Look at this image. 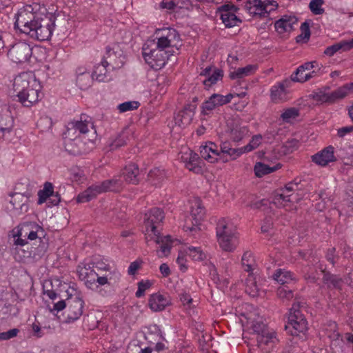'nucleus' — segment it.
<instances>
[{
	"label": "nucleus",
	"instance_id": "nucleus-16",
	"mask_svg": "<svg viewBox=\"0 0 353 353\" xmlns=\"http://www.w3.org/2000/svg\"><path fill=\"white\" fill-rule=\"evenodd\" d=\"M163 212L158 208H152L148 213L145 214L144 223L146 232L150 231L154 235L159 234L157 230V225L160 223L164 219Z\"/></svg>",
	"mask_w": 353,
	"mask_h": 353
},
{
	"label": "nucleus",
	"instance_id": "nucleus-24",
	"mask_svg": "<svg viewBox=\"0 0 353 353\" xmlns=\"http://www.w3.org/2000/svg\"><path fill=\"white\" fill-rule=\"evenodd\" d=\"M195 108L194 105H188L180 111L175 117V123L179 126L185 127L189 125L194 117Z\"/></svg>",
	"mask_w": 353,
	"mask_h": 353
},
{
	"label": "nucleus",
	"instance_id": "nucleus-50",
	"mask_svg": "<svg viewBox=\"0 0 353 353\" xmlns=\"http://www.w3.org/2000/svg\"><path fill=\"white\" fill-rule=\"evenodd\" d=\"M138 290L135 293L137 298L143 296L146 290L149 289L152 286V283L149 280L141 281L138 283Z\"/></svg>",
	"mask_w": 353,
	"mask_h": 353
},
{
	"label": "nucleus",
	"instance_id": "nucleus-41",
	"mask_svg": "<svg viewBox=\"0 0 353 353\" xmlns=\"http://www.w3.org/2000/svg\"><path fill=\"white\" fill-rule=\"evenodd\" d=\"M223 71L219 69H214L212 73L205 80L203 83L205 87H210L212 85L215 84L217 81L222 78Z\"/></svg>",
	"mask_w": 353,
	"mask_h": 353
},
{
	"label": "nucleus",
	"instance_id": "nucleus-46",
	"mask_svg": "<svg viewBox=\"0 0 353 353\" xmlns=\"http://www.w3.org/2000/svg\"><path fill=\"white\" fill-rule=\"evenodd\" d=\"M277 296L282 300H290L293 298L294 294L292 290L287 285H281L277 289Z\"/></svg>",
	"mask_w": 353,
	"mask_h": 353
},
{
	"label": "nucleus",
	"instance_id": "nucleus-55",
	"mask_svg": "<svg viewBox=\"0 0 353 353\" xmlns=\"http://www.w3.org/2000/svg\"><path fill=\"white\" fill-rule=\"evenodd\" d=\"M126 141L125 138L119 135L117 138H116L114 141H112L109 144L110 150H114L124 145H125Z\"/></svg>",
	"mask_w": 353,
	"mask_h": 353
},
{
	"label": "nucleus",
	"instance_id": "nucleus-3",
	"mask_svg": "<svg viewBox=\"0 0 353 353\" xmlns=\"http://www.w3.org/2000/svg\"><path fill=\"white\" fill-rule=\"evenodd\" d=\"M63 136L82 137L88 142L93 143L97 138V131L87 117L81 115L79 120H74L67 124Z\"/></svg>",
	"mask_w": 353,
	"mask_h": 353
},
{
	"label": "nucleus",
	"instance_id": "nucleus-36",
	"mask_svg": "<svg viewBox=\"0 0 353 353\" xmlns=\"http://www.w3.org/2000/svg\"><path fill=\"white\" fill-rule=\"evenodd\" d=\"M186 254L194 261H203L206 259V254L199 247H188L185 250Z\"/></svg>",
	"mask_w": 353,
	"mask_h": 353
},
{
	"label": "nucleus",
	"instance_id": "nucleus-5",
	"mask_svg": "<svg viewBox=\"0 0 353 353\" xmlns=\"http://www.w3.org/2000/svg\"><path fill=\"white\" fill-rule=\"evenodd\" d=\"M304 304L303 302L296 301L290 310L288 321L285 328L292 336L305 334L307 330V321L301 310Z\"/></svg>",
	"mask_w": 353,
	"mask_h": 353
},
{
	"label": "nucleus",
	"instance_id": "nucleus-14",
	"mask_svg": "<svg viewBox=\"0 0 353 353\" xmlns=\"http://www.w3.org/2000/svg\"><path fill=\"white\" fill-rule=\"evenodd\" d=\"M301 182H290L285 185L284 188L277 190L274 192L272 197V203L278 208L285 207L288 203L291 202V194L288 192L298 190V185Z\"/></svg>",
	"mask_w": 353,
	"mask_h": 353
},
{
	"label": "nucleus",
	"instance_id": "nucleus-39",
	"mask_svg": "<svg viewBox=\"0 0 353 353\" xmlns=\"http://www.w3.org/2000/svg\"><path fill=\"white\" fill-rule=\"evenodd\" d=\"M199 161L200 159L199 155L191 151L190 153L189 161L186 163V167L189 170L199 174L201 171V167L199 166Z\"/></svg>",
	"mask_w": 353,
	"mask_h": 353
},
{
	"label": "nucleus",
	"instance_id": "nucleus-45",
	"mask_svg": "<svg viewBox=\"0 0 353 353\" xmlns=\"http://www.w3.org/2000/svg\"><path fill=\"white\" fill-rule=\"evenodd\" d=\"M299 115V110L296 108H290L284 110L281 117L285 122H290L291 119H295Z\"/></svg>",
	"mask_w": 353,
	"mask_h": 353
},
{
	"label": "nucleus",
	"instance_id": "nucleus-56",
	"mask_svg": "<svg viewBox=\"0 0 353 353\" xmlns=\"http://www.w3.org/2000/svg\"><path fill=\"white\" fill-rule=\"evenodd\" d=\"M161 7L168 10H174L176 8H183L184 6H179V3L175 0H163L161 3Z\"/></svg>",
	"mask_w": 353,
	"mask_h": 353
},
{
	"label": "nucleus",
	"instance_id": "nucleus-31",
	"mask_svg": "<svg viewBox=\"0 0 353 353\" xmlns=\"http://www.w3.org/2000/svg\"><path fill=\"white\" fill-rule=\"evenodd\" d=\"M245 292L252 297H256L259 294V288L252 273H250L245 280Z\"/></svg>",
	"mask_w": 353,
	"mask_h": 353
},
{
	"label": "nucleus",
	"instance_id": "nucleus-15",
	"mask_svg": "<svg viewBox=\"0 0 353 353\" xmlns=\"http://www.w3.org/2000/svg\"><path fill=\"white\" fill-rule=\"evenodd\" d=\"M37 15L26 9L19 10L16 15L14 28L26 34L28 32H30V29L32 28V24L34 22Z\"/></svg>",
	"mask_w": 353,
	"mask_h": 353
},
{
	"label": "nucleus",
	"instance_id": "nucleus-42",
	"mask_svg": "<svg viewBox=\"0 0 353 353\" xmlns=\"http://www.w3.org/2000/svg\"><path fill=\"white\" fill-rule=\"evenodd\" d=\"M216 107L223 105L231 101L234 97L233 94H228L225 96L219 94H213L210 96Z\"/></svg>",
	"mask_w": 353,
	"mask_h": 353
},
{
	"label": "nucleus",
	"instance_id": "nucleus-21",
	"mask_svg": "<svg viewBox=\"0 0 353 353\" xmlns=\"http://www.w3.org/2000/svg\"><path fill=\"white\" fill-rule=\"evenodd\" d=\"M20 234L29 240L41 239L44 236L43 229L35 223H30L23 225L20 229Z\"/></svg>",
	"mask_w": 353,
	"mask_h": 353
},
{
	"label": "nucleus",
	"instance_id": "nucleus-17",
	"mask_svg": "<svg viewBox=\"0 0 353 353\" xmlns=\"http://www.w3.org/2000/svg\"><path fill=\"white\" fill-rule=\"evenodd\" d=\"M84 302L79 296L68 300L67 322H73L82 315Z\"/></svg>",
	"mask_w": 353,
	"mask_h": 353
},
{
	"label": "nucleus",
	"instance_id": "nucleus-58",
	"mask_svg": "<svg viewBox=\"0 0 353 353\" xmlns=\"http://www.w3.org/2000/svg\"><path fill=\"white\" fill-rule=\"evenodd\" d=\"M200 154L203 159L207 160L210 163H214L216 161V157H214L212 154H210V152H208V147H206V145L201 147Z\"/></svg>",
	"mask_w": 353,
	"mask_h": 353
},
{
	"label": "nucleus",
	"instance_id": "nucleus-6",
	"mask_svg": "<svg viewBox=\"0 0 353 353\" xmlns=\"http://www.w3.org/2000/svg\"><path fill=\"white\" fill-rule=\"evenodd\" d=\"M122 186V181L116 178L103 181L101 184H94L79 194L77 198L78 203L88 202L98 194L108 191H119Z\"/></svg>",
	"mask_w": 353,
	"mask_h": 353
},
{
	"label": "nucleus",
	"instance_id": "nucleus-26",
	"mask_svg": "<svg viewBox=\"0 0 353 353\" xmlns=\"http://www.w3.org/2000/svg\"><path fill=\"white\" fill-rule=\"evenodd\" d=\"M353 48V39L350 41L343 40L328 46L324 50V54L332 57L337 52H345Z\"/></svg>",
	"mask_w": 353,
	"mask_h": 353
},
{
	"label": "nucleus",
	"instance_id": "nucleus-30",
	"mask_svg": "<svg viewBox=\"0 0 353 353\" xmlns=\"http://www.w3.org/2000/svg\"><path fill=\"white\" fill-rule=\"evenodd\" d=\"M94 274H96V276H97V283L101 285H104L105 284L110 285L111 284L112 281L115 282L120 278L119 272L114 268H113L112 271H110V272H106L103 276H99L98 274L95 272Z\"/></svg>",
	"mask_w": 353,
	"mask_h": 353
},
{
	"label": "nucleus",
	"instance_id": "nucleus-33",
	"mask_svg": "<svg viewBox=\"0 0 353 353\" xmlns=\"http://www.w3.org/2000/svg\"><path fill=\"white\" fill-rule=\"evenodd\" d=\"M353 88V83L345 84L331 92V98L332 103L337 100L345 98Z\"/></svg>",
	"mask_w": 353,
	"mask_h": 353
},
{
	"label": "nucleus",
	"instance_id": "nucleus-19",
	"mask_svg": "<svg viewBox=\"0 0 353 353\" xmlns=\"http://www.w3.org/2000/svg\"><path fill=\"white\" fill-rule=\"evenodd\" d=\"M334 148L332 145L327 146L321 151L312 156V161L316 165L326 166L330 163L334 162L336 158L334 155Z\"/></svg>",
	"mask_w": 353,
	"mask_h": 353
},
{
	"label": "nucleus",
	"instance_id": "nucleus-47",
	"mask_svg": "<svg viewBox=\"0 0 353 353\" xmlns=\"http://www.w3.org/2000/svg\"><path fill=\"white\" fill-rule=\"evenodd\" d=\"M140 174L138 166L134 163L126 165L122 170L123 176H137Z\"/></svg>",
	"mask_w": 353,
	"mask_h": 353
},
{
	"label": "nucleus",
	"instance_id": "nucleus-51",
	"mask_svg": "<svg viewBox=\"0 0 353 353\" xmlns=\"http://www.w3.org/2000/svg\"><path fill=\"white\" fill-rule=\"evenodd\" d=\"M299 141L296 139H291L288 140L283 145L284 152L285 153H292L294 150L297 149Z\"/></svg>",
	"mask_w": 353,
	"mask_h": 353
},
{
	"label": "nucleus",
	"instance_id": "nucleus-59",
	"mask_svg": "<svg viewBox=\"0 0 353 353\" xmlns=\"http://www.w3.org/2000/svg\"><path fill=\"white\" fill-rule=\"evenodd\" d=\"M205 145L206 147H208V152L211 153L210 154H212L214 157H216V161H217L219 159H222V155L218 152L217 146L216 144L212 142H209Z\"/></svg>",
	"mask_w": 353,
	"mask_h": 353
},
{
	"label": "nucleus",
	"instance_id": "nucleus-64",
	"mask_svg": "<svg viewBox=\"0 0 353 353\" xmlns=\"http://www.w3.org/2000/svg\"><path fill=\"white\" fill-rule=\"evenodd\" d=\"M245 152H248V151L245 150V146L241 148H231L228 155L231 159H235Z\"/></svg>",
	"mask_w": 353,
	"mask_h": 353
},
{
	"label": "nucleus",
	"instance_id": "nucleus-35",
	"mask_svg": "<svg viewBox=\"0 0 353 353\" xmlns=\"http://www.w3.org/2000/svg\"><path fill=\"white\" fill-rule=\"evenodd\" d=\"M154 241L157 244H161L160 248L161 251L163 253L164 256H167L171 249V240L170 236H159V234H157V235H154Z\"/></svg>",
	"mask_w": 353,
	"mask_h": 353
},
{
	"label": "nucleus",
	"instance_id": "nucleus-49",
	"mask_svg": "<svg viewBox=\"0 0 353 353\" xmlns=\"http://www.w3.org/2000/svg\"><path fill=\"white\" fill-rule=\"evenodd\" d=\"M274 337V333L269 332L268 330L256 336V341L260 346L262 344L267 345Z\"/></svg>",
	"mask_w": 353,
	"mask_h": 353
},
{
	"label": "nucleus",
	"instance_id": "nucleus-40",
	"mask_svg": "<svg viewBox=\"0 0 353 353\" xmlns=\"http://www.w3.org/2000/svg\"><path fill=\"white\" fill-rule=\"evenodd\" d=\"M222 22L226 27L231 28L237 24L240 20L235 15V12H221L220 14Z\"/></svg>",
	"mask_w": 353,
	"mask_h": 353
},
{
	"label": "nucleus",
	"instance_id": "nucleus-62",
	"mask_svg": "<svg viewBox=\"0 0 353 353\" xmlns=\"http://www.w3.org/2000/svg\"><path fill=\"white\" fill-rule=\"evenodd\" d=\"M86 79L88 81H90V74L89 73H81L77 76V83L80 87L81 89H85L88 86V83H83V81Z\"/></svg>",
	"mask_w": 353,
	"mask_h": 353
},
{
	"label": "nucleus",
	"instance_id": "nucleus-23",
	"mask_svg": "<svg viewBox=\"0 0 353 353\" xmlns=\"http://www.w3.org/2000/svg\"><path fill=\"white\" fill-rule=\"evenodd\" d=\"M296 23L297 19L294 16L284 15L275 22L274 28L279 34H283L293 30Z\"/></svg>",
	"mask_w": 353,
	"mask_h": 353
},
{
	"label": "nucleus",
	"instance_id": "nucleus-12",
	"mask_svg": "<svg viewBox=\"0 0 353 353\" xmlns=\"http://www.w3.org/2000/svg\"><path fill=\"white\" fill-rule=\"evenodd\" d=\"M32 55V48L26 42H19L8 50V56L14 63H21L29 60Z\"/></svg>",
	"mask_w": 353,
	"mask_h": 353
},
{
	"label": "nucleus",
	"instance_id": "nucleus-2",
	"mask_svg": "<svg viewBox=\"0 0 353 353\" xmlns=\"http://www.w3.org/2000/svg\"><path fill=\"white\" fill-rule=\"evenodd\" d=\"M216 232L220 247L226 252H232L238 245L236 228L229 219L223 218L219 220Z\"/></svg>",
	"mask_w": 353,
	"mask_h": 353
},
{
	"label": "nucleus",
	"instance_id": "nucleus-54",
	"mask_svg": "<svg viewBox=\"0 0 353 353\" xmlns=\"http://www.w3.org/2000/svg\"><path fill=\"white\" fill-rule=\"evenodd\" d=\"M314 98L315 100L322 103H332L330 93H325L320 91L314 94Z\"/></svg>",
	"mask_w": 353,
	"mask_h": 353
},
{
	"label": "nucleus",
	"instance_id": "nucleus-37",
	"mask_svg": "<svg viewBox=\"0 0 353 353\" xmlns=\"http://www.w3.org/2000/svg\"><path fill=\"white\" fill-rule=\"evenodd\" d=\"M241 264L245 271L248 272L253 271L255 267V261L251 252L246 251L244 252L241 259Z\"/></svg>",
	"mask_w": 353,
	"mask_h": 353
},
{
	"label": "nucleus",
	"instance_id": "nucleus-43",
	"mask_svg": "<svg viewBox=\"0 0 353 353\" xmlns=\"http://www.w3.org/2000/svg\"><path fill=\"white\" fill-rule=\"evenodd\" d=\"M140 106V103L137 101H125L119 104L117 108L119 112L123 113L128 111L137 110Z\"/></svg>",
	"mask_w": 353,
	"mask_h": 353
},
{
	"label": "nucleus",
	"instance_id": "nucleus-52",
	"mask_svg": "<svg viewBox=\"0 0 353 353\" xmlns=\"http://www.w3.org/2000/svg\"><path fill=\"white\" fill-rule=\"evenodd\" d=\"M252 327L254 332L256 334V336L261 333H264V332L268 330L266 325L261 319L253 321Z\"/></svg>",
	"mask_w": 353,
	"mask_h": 353
},
{
	"label": "nucleus",
	"instance_id": "nucleus-57",
	"mask_svg": "<svg viewBox=\"0 0 353 353\" xmlns=\"http://www.w3.org/2000/svg\"><path fill=\"white\" fill-rule=\"evenodd\" d=\"M216 108V107L214 105V102H213L211 97H210L209 99L202 105V113L203 114H208L209 112L212 111Z\"/></svg>",
	"mask_w": 353,
	"mask_h": 353
},
{
	"label": "nucleus",
	"instance_id": "nucleus-8",
	"mask_svg": "<svg viewBox=\"0 0 353 353\" xmlns=\"http://www.w3.org/2000/svg\"><path fill=\"white\" fill-rule=\"evenodd\" d=\"M175 52L176 51L174 50L165 51L156 48L150 50L149 52L144 50L143 55L145 61L151 65V68L154 70H159L165 65L169 57Z\"/></svg>",
	"mask_w": 353,
	"mask_h": 353
},
{
	"label": "nucleus",
	"instance_id": "nucleus-7",
	"mask_svg": "<svg viewBox=\"0 0 353 353\" xmlns=\"http://www.w3.org/2000/svg\"><path fill=\"white\" fill-rule=\"evenodd\" d=\"M241 6L250 16L266 17L277 8L278 4L274 0H248Z\"/></svg>",
	"mask_w": 353,
	"mask_h": 353
},
{
	"label": "nucleus",
	"instance_id": "nucleus-1",
	"mask_svg": "<svg viewBox=\"0 0 353 353\" xmlns=\"http://www.w3.org/2000/svg\"><path fill=\"white\" fill-rule=\"evenodd\" d=\"M39 83L31 72H22L13 81V97L25 107H30L39 99Z\"/></svg>",
	"mask_w": 353,
	"mask_h": 353
},
{
	"label": "nucleus",
	"instance_id": "nucleus-9",
	"mask_svg": "<svg viewBox=\"0 0 353 353\" xmlns=\"http://www.w3.org/2000/svg\"><path fill=\"white\" fill-rule=\"evenodd\" d=\"M64 147L65 150L70 154L77 156L87 153L90 148L88 140L82 137H67L63 136ZM92 143H91L92 144Z\"/></svg>",
	"mask_w": 353,
	"mask_h": 353
},
{
	"label": "nucleus",
	"instance_id": "nucleus-32",
	"mask_svg": "<svg viewBox=\"0 0 353 353\" xmlns=\"http://www.w3.org/2000/svg\"><path fill=\"white\" fill-rule=\"evenodd\" d=\"M272 276L275 281L282 285H285V283H289L293 280L292 273L284 269L276 270Z\"/></svg>",
	"mask_w": 353,
	"mask_h": 353
},
{
	"label": "nucleus",
	"instance_id": "nucleus-20",
	"mask_svg": "<svg viewBox=\"0 0 353 353\" xmlns=\"http://www.w3.org/2000/svg\"><path fill=\"white\" fill-rule=\"evenodd\" d=\"M170 304V296L159 293H154L150 295L148 299V305L152 311L160 312Z\"/></svg>",
	"mask_w": 353,
	"mask_h": 353
},
{
	"label": "nucleus",
	"instance_id": "nucleus-28",
	"mask_svg": "<svg viewBox=\"0 0 353 353\" xmlns=\"http://www.w3.org/2000/svg\"><path fill=\"white\" fill-rule=\"evenodd\" d=\"M257 66L256 65H248L243 68H239L238 69L230 72V77L232 79H243L245 77L252 75L256 70Z\"/></svg>",
	"mask_w": 353,
	"mask_h": 353
},
{
	"label": "nucleus",
	"instance_id": "nucleus-27",
	"mask_svg": "<svg viewBox=\"0 0 353 353\" xmlns=\"http://www.w3.org/2000/svg\"><path fill=\"white\" fill-rule=\"evenodd\" d=\"M316 64V61L306 62L302 64L291 74L290 79L293 82L300 83L301 76H304L306 72L315 68V65Z\"/></svg>",
	"mask_w": 353,
	"mask_h": 353
},
{
	"label": "nucleus",
	"instance_id": "nucleus-25",
	"mask_svg": "<svg viewBox=\"0 0 353 353\" xmlns=\"http://www.w3.org/2000/svg\"><path fill=\"white\" fill-rule=\"evenodd\" d=\"M13 124L14 120L9 114L0 115V139H9Z\"/></svg>",
	"mask_w": 353,
	"mask_h": 353
},
{
	"label": "nucleus",
	"instance_id": "nucleus-38",
	"mask_svg": "<svg viewBox=\"0 0 353 353\" xmlns=\"http://www.w3.org/2000/svg\"><path fill=\"white\" fill-rule=\"evenodd\" d=\"M323 283L326 285H327L328 288H339L340 286V284L342 282V280L341 278L337 276L336 275L332 274L331 273L328 272H325V270H323Z\"/></svg>",
	"mask_w": 353,
	"mask_h": 353
},
{
	"label": "nucleus",
	"instance_id": "nucleus-29",
	"mask_svg": "<svg viewBox=\"0 0 353 353\" xmlns=\"http://www.w3.org/2000/svg\"><path fill=\"white\" fill-rule=\"evenodd\" d=\"M163 34L168 38V43L172 46V48H175L176 51L179 50L180 44V35L178 32L174 28H167L163 30Z\"/></svg>",
	"mask_w": 353,
	"mask_h": 353
},
{
	"label": "nucleus",
	"instance_id": "nucleus-44",
	"mask_svg": "<svg viewBox=\"0 0 353 353\" xmlns=\"http://www.w3.org/2000/svg\"><path fill=\"white\" fill-rule=\"evenodd\" d=\"M301 30V34L298 35L296 38V42H300L301 40H305V42H307L310 37V23L308 21L303 22L300 28Z\"/></svg>",
	"mask_w": 353,
	"mask_h": 353
},
{
	"label": "nucleus",
	"instance_id": "nucleus-11",
	"mask_svg": "<svg viewBox=\"0 0 353 353\" xmlns=\"http://www.w3.org/2000/svg\"><path fill=\"white\" fill-rule=\"evenodd\" d=\"M112 54L109 55L110 62L106 60H102L101 63L94 66V70L92 74V78L98 81H108L107 67L111 65L113 69L121 68L124 63V57H120L118 61H112Z\"/></svg>",
	"mask_w": 353,
	"mask_h": 353
},
{
	"label": "nucleus",
	"instance_id": "nucleus-48",
	"mask_svg": "<svg viewBox=\"0 0 353 353\" xmlns=\"http://www.w3.org/2000/svg\"><path fill=\"white\" fill-rule=\"evenodd\" d=\"M323 4V0H312L310 2L309 8L313 14H322L324 12V9L322 8Z\"/></svg>",
	"mask_w": 353,
	"mask_h": 353
},
{
	"label": "nucleus",
	"instance_id": "nucleus-18",
	"mask_svg": "<svg viewBox=\"0 0 353 353\" xmlns=\"http://www.w3.org/2000/svg\"><path fill=\"white\" fill-rule=\"evenodd\" d=\"M50 196L53 197V199H50V202L53 205H57L59 203L61 199L58 192L54 194V185L50 182H46L43 185V189L38 192L39 198L37 203L41 205L45 203Z\"/></svg>",
	"mask_w": 353,
	"mask_h": 353
},
{
	"label": "nucleus",
	"instance_id": "nucleus-60",
	"mask_svg": "<svg viewBox=\"0 0 353 353\" xmlns=\"http://www.w3.org/2000/svg\"><path fill=\"white\" fill-rule=\"evenodd\" d=\"M172 48V46L168 43V38L162 32L161 36L158 39L157 49H161L164 50L167 48Z\"/></svg>",
	"mask_w": 353,
	"mask_h": 353
},
{
	"label": "nucleus",
	"instance_id": "nucleus-4",
	"mask_svg": "<svg viewBox=\"0 0 353 353\" xmlns=\"http://www.w3.org/2000/svg\"><path fill=\"white\" fill-rule=\"evenodd\" d=\"M54 23L55 18L52 15L37 14L30 29V32H28L26 34L39 41H47L52 36Z\"/></svg>",
	"mask_w": 353,
	"mask_h": 353
},
{
	"label": "nucleus",
	"instance_id": "nucleus-63",
	"mask_svg": "<svg viewBox=\"0 0 353 353\" xmlns=\"http://www.w3.org/2000/svg\"><path fill=\"white\" fill-rule=\"evenodd\" d=\"M19 330L11 329L7 332H0V341L8 340L17 336Z\"/></svg>",
	"mask_w": 353,
	"mask_h": 353
},
{
	"label": "nucleus",
	"instance_id": "nucleus-13",
	"mask_svg": "<svg viewBox=\"0 0 353 353\" xmlns=\"http://www.w3.org/2000/svg\"><path fill=\"white\" fill-rule=\"evenodd\" d=\"M191 219L192 225H188V223L184 226V229L185 231H196L199 230V225H200L201 221L203 219L205 210L201 203V201L198 198H194L191 201Z\"/></svg>",
	"mask_w": 353,
	"mask_h": 353
},
{
	"label": "nucleus",
	"instance_id": "nucleus-22",
	"mask_svg": "<svg viewBox=\"0 0 353 353\" xmlns=\"http://www.w3.org/2000/svg\"><path fill=\"white\" fill-rule=\"evenodd\" d=\"M293 81L290 79H285L271 88V97L273 101H283L286 99L288 88L292 86Z\"/></svg>",
	"mask_w": 353,
	"mask_h": 353
},
{
	"label": "nucleus",
	"instance_id": "nucleus-61",
	"mask_svg": "<svg viewBox=\"0 0 353 353\" xmlns=\"http://www.w3.org/2000/svg\"><path fill=\"white\" fill-rule=\"evenodd\" d=\"M94 267L98 270L105 271L106 272H110V271H112L113 269L110 266L109 264L105 263L103 261H95L94 262Z\"/></svg>",
	"mask_w": 353,
	"mask_h": 353
},
{
	"label": "nucleus",
	"instance_id": "nucleus-53",
	"mask_svg": "<svg viewBox=\"0 0 353 353\" xmlns=\"http://www.w3.org/2000/svg\"><path fill=\"white\" fill-rule=\"evenodd\" d=\"M262 136L260 134L254 135L250 142L245 145V150L250 152L254 149L256 148L261 143Z\"/></svg>",
	"mask_w": 353,
	"mask_h": 353
},
{
	"label": "nucleus",
	"instance_id": "nucleus-34",
	"mask_svg": "<svg viewBox=\"0 0 353 353\" xmlns=\"http://www.w3.org/2000/svg\"><path fill=\"white\" fill-rule=\"evenodd\" d=\"M279 168V165L270 166L261 162H258L254 165V172L256 176H262L263 175L269 174L275 170H276Z\"/></svg>",
	"mask_w": 353,
	"mask_h": 353
},
{
	"label": "nucleus",
	"instance_id": "nucleus-10",
	"mask_svg": "<svg viewBox=\"0 0 353 353\" xmlns=\"http://www.w3.org/2000/svg\"><path fill=\"white\" fill-rule=\"evenodd\" d=\"M226 126V132L234 142H239L248 135V126L238 117L228 119Z\"/></svg>",
	"mask_w": 353,
	"mask_h": 353
}]
</instances>
